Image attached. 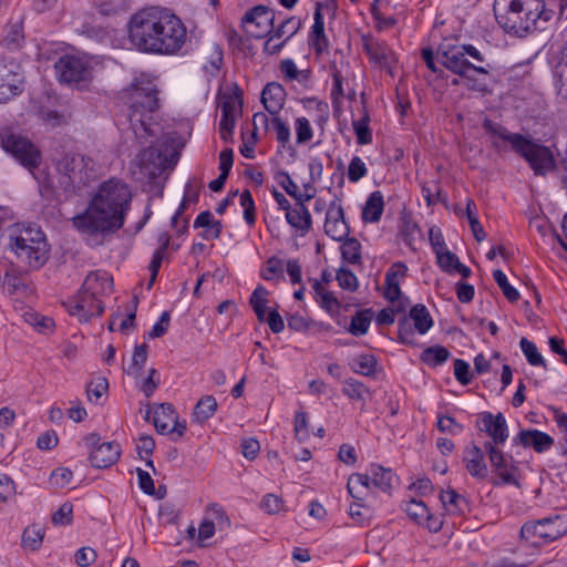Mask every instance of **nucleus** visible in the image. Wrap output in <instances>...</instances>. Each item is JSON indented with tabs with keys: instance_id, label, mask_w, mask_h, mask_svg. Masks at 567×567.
Listing matches in <instances>:
<instances>
[{
	"instance_id": "32",
	"label": "nucleus",
	"mask_w": 567,
	"mask_h": 567,
	"mask_svg": "<svg viewBox=\"0 0 567 567\" xmlns=\"http://www.w3.org/2000/svg\"><path fill=\"white\" fill-rule=\"evenodd\" d=\"M406 316L413 321L414 328L420 334H425L434 324L427 308L423 303L412 306Z\"/></svg>"
},
{
	"instance_id": "11",
	"label": "nucleus",
	"mask_w": 567,
	"mask_h": 567,
	"mask_svg": "<svg viewBox=\"0 0 567 567\" xmlns=\"http://www.w3.org/2000/svg\"><path fill=\"white\" fill-rule=\"evenodd\" d=\"M92 164L93 161L82 154H64L56 164L58 172L65 178L61 184H64L65 188L74 184L85 185L93 176Z\"/></svg>"
},
{
	"instance_id": "30",
	"label": "nucleus",
	"mask_w": 567,
	"mask_h": 567,
	"mask_svg": "<svg viewBox=\"0 0 567 567\" xmlns=\"http://www.w3.org/2000/svg\"><path fill=\"white\" fill-rule=\"evenodd\" d=\"M384 200L380 190L372 192L362 209V219L365 223H378L383 214Z\"/></svg>"
},
{
	"instance_id": "26",
	"label": "nucleus",
	"mask_w": 567,
	"mask_h": 567,
	"mask_svg": "<svg viewBox=\"0 0 567 567\" xmlns=\"http://www.w3.org/2000/svg\"><path fill=\"white\" fill-rule=\"evenodd\" d=\"M151 413H153L152 422L159 434H168L169 427L167 421H173L176 416L175 408L172 403H159L154 405V410L148 409L145 414V420H151Z\"/></svg>"
},
{
	"instance_id": "36",
	"label": "nucleus",
	"mask_w": 567,
	"mask_h": 567,
	"mask_svg": "<svg viewBox=\"0 0 567 567\" xmlns=\"http://www.w3.org/2000/svg\"><path fill=\"white\" fill-rule=\"evenodd\" d=\"M364 50L369 55L370 60L378 63L381 66L390 68L393 59L392 50L385 43H371L364 44Z\"/></svg>"
},
{
	"instance_id": "31",
	"label": "nucleus",
	"mask_w": 567,
	"mask_h": 567,
	"mask_svg": "<svg viewBox=\"0 0 567 567\" xmlns=\"http://www.w3.org/2000/svg\"><path fill=\"white\" fill-rule=\"evenodd\" d=\"M451 358L450 350L441 344H434L425 348L421 354L420 360L422 363L430 368H437L444 364Z\"/></svg>"
},
{
	"instance_id": "64",
	"label": "nucleus",
	"mask_w": 567,
	"mask_h": 567,
	"mask_svg": "<svg viewBox=\"0 0 567 567\" xmlns=\"http://www.w3.org/2000/svg\"><path fill=\"white\" fill-rule=\"evenodd\" d=\"M295 435L299 442H303L310 437L308 416L303 411H297L295 414Z\"/></svg>"
},
{
	"instance_id": "34",
	"label": "nucleus",
	"mask_w": 567,
	"mask_h": 567,
	"mask_svg": "<svg viewBox=\"0 0 567 567\" xmlns=\"http://www.w3.org/2000/svg\"><path fill=\"white\" fill-rule=\"evenodd\" d=\"M372 308L361 309L357 311L350 321L348 331L354 337H361L368 333L372 320Z\"/></svg>"
},
{
	"instance_id": "16",
	"label": "nucleus",
	"mask_w": 567,
	"mask_h": 567,
	"mask_svg": "<svg viewBox=\"0 0 567 567\" xmlns=\"http://www.w3.org/2000/svg\"><path fill=\"white\" fill-rule=\"evenodd\" d=\"M463 454L465 468L473 478L484 481L489 477L488 466L485 462L486 452L484 451V446L481 447L475 443H471L465 447Z\"/></svg>"
},
{
	"instance_id": "50",
	"label": "nucleus",
	"mask_w": 567,
	"mask_h": 567,
	"mask_svg": "<svg viewBox=\"0 0 567 567\" xmlns=\"http://www.w3.org/2000/svg\"><path fill=\"white\" fill-rule=\"evenodd\" d=\"M301 28L300 19L296 17L286 18L277 28L274 27L272 38L280 39L286 33H289L285 40L292 38Z\"/></svg>"
},
{
	"instance_id": "35",
	"label": "nucleus",
	"mask_w": 567,
	"mask_h": 567,
	"mask_svg": "<svg viewBox=\"0 0 567 567\" xmlns=\"http://www.w3.org/2000/svg\"><path fill=\"white\" fill-rule=\"evenodd\" d=\"M351 370L364 377H374L378 360L374 354L362 353L355 355L352 361L349 363Z\"/></svg>"
},
{
	"instance_id": "5",
	"label": "nucleus",
	"mask_w": 567,
	"mask_h": 567,
	"mask_svg": "<svg viewBox=\"0 0 567 567\" xmlns=\"http://www.w3.org/2000/svg\"><path fill=\"white\" fill-rule=\"evenodd\" d=\"M120 100L127 106L130 125L135 135H153V114L159 109L156 84L145 74H141L120 92Z\"/></svg>"
},
{
	"instance_id": "17",
	"label": "nucleus",
	"mask_w": 567,
	"mask_h": 567,
	"mask_svg": "<svg viewBox=\"0 0 567 567\" xmlns=\"http://www.w3.org/2000/svg\"><path fill=\"white\" fill-rule=\"evenodd\" d=\"M308 45L317 55L323 54L329 48V40L324 32V17L322 13V3L316 2L313 12V24L308 34Z\"/></svg>"
},
{
	"instance_id": "49",
	"label": "nucleus",
	"mask_w": 567,
	"mask_h": 567,
	"mask_svg": "<svg viewBox=\"0 0 567 567\" xmlns=\"http://www.w3.org/2000/svg\"><path fill=\"white\" fill-rule=\"evenodd\" d=\"M414 330V324H412L410 318L404 315L398 320V341L402 344L415 346Z\"/></svg>"
},
{
	"instance_id": "52",
	"label": "nucleus",
	"mask_w": 567,
	"mask_h": 567,
	"mask_svg": "<svg viewBox=\"0 0 567 567\" xmlns=\"http://www.w3.org/2000/svg\"><path fill=\"white\" fill-rule=\"evenodd\" d=\"M260 277L268 281L284 278L282 260L276 256L268 258L265 268L260 271Z\"/></svg>"
},
{
	"instance_id": "4",
	"label": "nucleus",
	"mask_w": 567,
	"mask_h": 567,
	"mask_svg": "<svg viewBox=\"0 0 567 567\" xmlns=\"http://www.w3.org/2000/svg\"><path fill=\"white\" fill-rule=\"evenodd\" d=\"M462 47L458 37L443 38L436 49V60L446 70L458 75L468 91L481 93L483 96L491 94L486 78L489 75L491 65H476L472 63Z\"/></svg>"
},
{
	"instance_id": "48",
	"label": "nucleus",
	"mask_w": 567,
	"mask_h": 567,
	"mask_svg": "<svg viewBox=\"0 0 567 567\" xmlns=\"http://www.w3.org/2000/svg\"><path fill=\"white\" fill-rule=\"evenodd\" d=\"M148 354V344L142 343L137 344L134 348V353L132 358V364L127 370V373L134 377L141 375V372L146 363Z\"/></svg>"
},
{
	"instance_id": "15",
	"label": "nucleus",
	"mask_w": 567,
	"mask_h": 567,
	"mask_svg": "<svg viewBox=\"0 0 567 567\" xmlns=\"http://www.w3.org/2000/svg\"><path fill=\"white\" fill-rule=\"evenodd\" d=\"M324 234L334 241H342L350 234L340 199H333L326 214Z\"/></svg>"
},
{
	"instance_id": "55",
	"label": "nucleus",
	"mask_w": 567,
	"mask_h": 567,
	"mask_svg": "<svg viewBox=\"0 0 567 567\" xmlns=\"http://www.w3.org/2000/svg\"><path fill=\"white\" fill-rule=\"evenodd\" d=\"M109 381L104 377L96 378L86 385V394L90 402L99 403V400L107 392Z\"/></svg>"
},
{
	"instance_id": "43",
	"label": "nucleus",
	"mask_w": 567,
	"mask_h": 567,
	"mask_svg": "<svg viewBox=\"0 0 567 567\" xmlns=\"http://www.w3.org/2000/svg\"><path fill=\"white\" fill-rule=\"evenodd\" d=\"M235 101L231 96H227L220 106V121H219V131H234L236 126L235 120Z\"/></svg>"
},
{
	"instance_id": "58",
	"label": "nucleus",
	"mask_w": 567,
	"mask_h": 567,
	"mask_svg": "<svg viewBox=\"0 0 567 567\" xmlns=\"http://www.w3.org/2000/svg\"><path fill=\"white\" fill-rule=\"evenodd\" d=\"M472 207L475 208L474 200L473 199H467V203H466V216H467V219H468V223H470V226H471V230L473 233L474 238L477 241H482V240L485 239L486 233H485L483 226L481 225L477 216L473 213Z\"/></svg>"
},
{
	"instance_id": "24",
	"label": "nucleus",
	"mask_w": 567,
	"mask_h": 567,
	"mask_svg": "<svg viewBox=\"0 0 567 567\" xmlns=\"http://www.w3.org/2000/svg\"><path fill=\"white\" fill-rule=\"evenodd\" d=\"M367 475L370 476V487L373 486L388 494H391L394 485L399 482V477L392 468L377 463L370 464Z\"/></svg>"
},
{
	"instance_id": "22",
	"label": "nucleus",
	"mask_w": 567,
	"mask_h": 567,
	"mask_svg": "<svg viewBox=\"0 0 567 567\" xmlns=\"http://www.w3.org/2000/svg\"><path fill=\"white\" fill-rule=\"evenodd\" d=\"M313 198V194H305L300 202H296V207L286 212L287 223L301 231V235L308 233L312 226L311 215L306 207V203Z\"/></svg>"
},
{
	"instance_id": "6",
	"label": "nucleus",
	"mask_w": 567,
	"mask_h": 567,
	"mask_svg": "<svg viewBox=\"0 0 567 567\" xmlns=\"http://www.w3.org/2000/svg\"><path fill=\"white\" fill-rule=\"evenodd\" d=\"M484 132L511 144L513 152L524 158L535 175L546 176L554 171L556 159L549 147L537 143L530 136L520 133H512L501 123L485 117L482 122Z\"/></svg>"
},
{
	"instance_id": "41",
	"label": "nucleus",
	"mask_w": 567,
	"mask_h": 567,
	"mask_svg": "<svg viewBox=\"0 0 567 567\" xmlns=\"http://www.w3.org/2000/svg\"><path fill=\"white\" fill-rule=\"evenodd\" d=\"M370 476L361 473H353L349 476L347 482V489L349 495L355 501H364L362 491L370 489Z\"/></svg>"
},
{
	"instance_id": "12",
	"label": "nucleus",
	"mask_w": 567,
	"mask_h": 567,
	"mask_svg": "<svg viewBox=\"0 0 567 567\" xmlns=\"http://www.w3.org/2000/svg\"><path fill=\"white\" fill-rule=\"evenodd\" d=\"M54 69L61 83L72 84L92 79L90 62L81 56L64 54L55 62Z\"/></svg>"
},
{
	"instance_id": "3",
	"label": "nucleus",
	"mask_w": 567,
	"mask_h": 567,
	"mask_svg": "<svg viewBox=\"0 0 567 567\" xmlns=\"http://www.w3.org/2000/svg\"><path fill=\"white\" fill-rule=\"evenodd\" d=\"M493 11L498 25L519 38L546 29L545 23L555 17V10L544 0H495Z\"/></svg>"
},
{
	"instance_id": "61",
	"label": "nucleus",
	"mask_w": 567,
	"mask_h": 567,
	"mask_svg": "<svg viewBox=\"0 0 567 567\" xmlns=\"http://www.w3.org/2000/svg\"><path fill=\"white\" fill-rule=\"evenodd\" d=\"M295 128L298 144L308 143L313 136L312 127L307 117H297Z\"/></svg>"
},
{
	"instance_id": "59",
	"label": "nucleus",
	"mask_w": 567,
	"mask_h": 567,
	"mask_svg": "<svg viewBox=\"0 0 567 567\" xmlns=\"http://www.w3.org/2000/svg\"><path fill=\"white\" fill-rule=\"evenodd\" d=\"M316 301L331 317L339 315L341 302L333 292L327 291L320 298H316Z\"/></svg>"
},
{
	"instance_id": "25",
	"label": "nucleus",
	"mask_w": 567,
	"mask_h": 567,
	"mask_svg": "<svg viewBox=\"0 0 567 567\" xmlns=\"http://www.w3.org/2000/svg\"><path fill=\"white\" fill-rule=\"evenodd\" d=\"M285 101L286 90L280 83L269 82L264 86L260 102L269 114L277 115L284 107Z\"/></svg>"
},
{
	"instance_id": "14",
	"label": "nucleus",
	"mask_w": 567,
	"mask_h": 567,
	"mask_svg": "<svg viewBox=\"0 0 567 567\" xmlns=\"http://www.w3.org/2000/svg\"><path fill=\"white\" fill-rule=\"evenodd\" d=\"M275 13L272 9L264 4L250 8L241 18V25L255 24L256 30H247L250 37L264 39L274 31Z\"/></svg>"
},
{
	"instance_id": "2",
	"label": "nucleus",
	"mask_w": 567,
	"mask_h": 567,
	"mask_svg": "<svg viewBox=\"0 0 567 567\" xmlns=\"http://www.w3.org/2000/svg\"><path fill=\"white\" fill-rule=\"evenodd\" d=\"M128 40L140 52L172 55L187 39L183 21L167 9L150 7L133 14L127 23Z\"/></svg>"
},
{
	"instance_id": "19",
	"label": "nucleus",
	"mask_w": 567,
	"mask_h": 567,
	"mask_svg": "<svg viewBox=\"0 0 567 567\" xmlns=\"http://www.w3.org/2000/svg\"><path fill=\"white\" fill-rule=\"evenodd\" d=\"M140 167L154 179L167 167L169 158L156 146H148L138 155Z\"/></svg>"
},
{
	"instance_id": "40",
	"label": "nucleus",
	"mask_w": 567,
	"mask_h": 567,
	"mask_svg": "<svg viewBox=\"0 0 567 567\" xmlns=\"http://www.w3.org/2000/svg\"><path fill=\"white\" fill-rule=\"evenodd\" d=\"M44 528L40 524H32L22 533V546L31 551L38 550L43 542Z\"/></svg>"
},
{
	"instance_id": "18",
	"label": "nucleus",
	"mask_w": 567,
	"mask_h": 567,
	"mask_svg": "<svg viewBox=\"0 0 567 567\" xmlns=\"http://www.w3.org/2000/svg\"><path fill=\"white\" fill-rule=\"evenodd\" d=\"M513 445H520L523 447H533L536 453H544L551 449L554 439L546 432L530 429L520 430L512 440Z\"/></svg>"
},
{
	"instance_id": "7",
	"label": "nucleus",
	"mask_w": 567,
	"mask_h": 567,
	"mask_svg": "<svg viewBox=\"0 0 567 567\" xmlns=\"http://www.w3.org/2000/svg\"><path fill=\"white\" fill-rule=\"evenodd\" d=\"M1 146L7 153L11 154L21 166L33 174L34 178L39 182L42 195L44 192L53 190L54 184L48 174L42 172L44 176L40 178L33 172L39 167L42 159L41 151L33 142L28 137L11 133L1 137Z\"/></svg>"
},
{
	"instance_id": "57",
	"label": "nucleus",
	"mask_w": 567,
	"mask_h": 567,
	"mask_svg": "<svg viewBox=\"0 0 567 567\" xmlns=\"http://www.w3.org/2000/svg\"><path fill=\"white\" fill-rule=\"evenodd\" d=\"M336 279L339 286L349 291H355L359 287L358 278L354 272L346 267H340L337 270Z\"/></svg>"
},
{
	"instance_id": "33",
	"label": "nucleus",
	"mask_w": 567,
	"mask_h": 567,
	"mask_svg": "<svg viewBox=\"0 0 567 567\" xmlns=\"http://www.w3.org/2000/svg\"><path fill=\"white\" fill-rule=\"evenodd\" d=\"M217 401L213 395H204L196 403L193 411V421L199 424L208 421L216 413Z\"/></svg>"
},
{
	"instance_id": "21",
	"label": "nucleus",
	"mask_w": 567,
	"mask_h": 567,
	"mask_svg": "<svg viewBox=\"0 0 567 567\" xmlns=\"http://www.w3.org/2000/svg\"><path fill=\"white\" fill-rule=\"evenodd\" d=\"M408 270V266L403 261L392 264V266L386 270L383 297L390 302H395L401 299L402 291L399 279L406 277Z\"/></svg>"
},
{
	"instance_id": "47",
	"label": "nucleus",
	"mask_w": 567,
	"mask_h": 567,
	"mask_svg": "<svg viewBox=\"0 0 567 567\" xmlns=\"http://www.w3.org/2000/svg\"><path fill=\"white\" fill-rule=\"evenodd\" d=\"M493 278H494L495 282L497 284V286L499 287V289L502 290L505 298L509 302L513 303L519 299V297H520L519 291L508 282V279L503 270L495 269L493 271Z\"/></svg>"
},
{
	"instance_id": "23",
	"label": "nucleus",
	"mask_w": 567,
	"mask_h": 567,
	"mask_svg": "<svg viewBox=\"0 0 567 567\" xmlns=\"http://www.w3.org/2000/svg\"><path fill=\"white\" fill-rule=\"evenodd\" d=\"M80 290L90 292L91 296L101 297L110 295L113 291V278L104 270L91 271L86 276Z\"/></svg>"
},
{
	"instance_id": "9",
	"label": "nucleus",
	"mask_w": 567,
	"mask_h": 567,
	"mask_svg": "<svg viewBox=\"0 0 567 567\" xmlns=\"http://www.w3.org/2000/svg\"><path fill=\"white\" fill-rule=\"evenodd\" d=\"M566 534L567 516L563 514L528 520L519 532L520 538L534 547L551 543Z\"/></svg>"
},
{
	"instance_id": "39",
	"label": "nucleus",
	"mask_w": 567,
	"mask_h": 567,
	"mask_svg": "<svg viewBox=\"0 0 567 567\" xmlns=\"http://www.w3.org/2000/svg\"><path fill=\"white\" fill-rule=\"evenodd\" d=\"M342 393L347 395L350 400L362 402V408L365 405L367 402L365 395L371 394L370 389L363 382L354 378H348L347 380H344Z\"/></svg>"
},
{
	"instance_id": "13",
	"label": "nucleus",
	"mask_w": 567,
	"mask_h": 567,
	"mask_svg": "<svg viewBox=\"0 0 567 567\" xmlns=\"http://www.w3.org/2000/svg\"><path fill=\"white\" fill-rule=\"evenodd\" d=\"M475 424L480 432H485L491 437L489 441L484 442V450L488 444L499 447L508 439V425L502 412L497 414L487 411L482 412Z\"/></svg>"
},
{
	"instance_id": "38",
	"label": "nucleus",
	"mask_w": 567,
	"mask_h": 567,
	"mask_svg": "<svg viewBox=\"0 0 567 567\" xmlns=\"http://www.w3.org/2000/svg\"><path fill=\"white\" fill-rule=\"evenodd\" d=\"M268 290L264 286L258 285L249 299L250 307L252 308L259 322L267 321L266 306L268 303Z\"/></svg>"
},
{
	"instance_id": "62",
	"label": "nucleus",
	"mask_w": 567,
	"mask_h": 567,
	"mask_svg": "<svg viewBox=\"0 0 567 567\" xmlns=\"http://www.w3.org/2000/svg\"><path fill=\"white\" fill-rule=\"evenodd\" d=\"M454 377L462 385H468L473 380L470 363L463 359H455Z\"/></svg>"
},
{
	"instance_id": "8",
	"label": "nucleus",
	"mask_w": 567,
	"mask_h": 567,
	"mask_svg": "<svg viewBox=\"0 0 567 567\" xmlns=\"http://www.w3.org/2000/svg\"><path fill=\"white\" fill-rule=\"evenodd\" d=\"M25 229L24 235L11 238L9 247L21 262L32 269H40L49 259L50 245L41 229Z\"/></svg>"
},
{
	"instance_id": "63",
	"label": "nucleus",
	"mask_w": 567,
	"mask_h": 567,
	"mask_svg": "<svg viewBox=\"0 0 567 567\" xmlns=\"http://www.w3.org/2000/svg\"><path fill=\"white\" fill-rule=\"evenodd\" d=\"M368 174L364 162L359 156H353L348 166V179L357 183Z\"/></svg>"
},
{
	"instance_id": "45",
	"label": "nucleus",
	"mask_w": 567,
	"mask_h": 567,
	"mask_svg": "<svg viewBox=\"0 0 567 567\" xmlns=\"http://www.w3.org/2000/svg\"><path fill=\"white\" fill-rule=\"evenodd\" d=\"M519 347L527 360V362L533 367H543L546 369V362L538 351L536 344L528 340L527 338L523 337L519 341Z\"/></svg>"
},
{
	"instance_id": "27",
	"label": "nucleus",
	"mask_w": 567,
	"mask_h": 567,
	"mask_svg": "<svg viewBox=\"0 0 567 567\" xmlns=\"http://www.w3.org/2000/svg\"><path fill=\"white\" fill-rule=\"evenodd\" d=\"M440 501L451 515L465 516L471 509L470 501L452 487L441 492Z\"/></svg>"
},
{
	"instance_id": "46",
	"label": "nucleus",
	"mask_w": 567,
	"mask_h": 567,
	"mask_svg": "<svg viewBox=\"0 0 567 567\" xmlns=\"http://www.w3.org/2000/svg\"><path fill=\"white\" fill-rule=\"evenodd\" d=\"M370 116L368 112H364L363 116L358 120L353 121V131L357 136V143L359 145H367L372 142L373 135L372 130L369 126Z\"/></svg>"
},
{
	"instance_id": "42",
	"label": "nucleus",
	"mask_w": 567,
	"mask_h": 567,
	"mask_svg": "<svg viewBox=\"0 0 567 567\" xmlns=\"http://www.w3.org/2000/svg\"><path fill=\"white\" fill-rule=\"evenodd\" d=\"M361 243L355 237H349L348 235L342 240L340 248L342 259L352 265L361 264Z\"/></svg>"
},
{
	"instance_id": "1",
	"label": "nucleus",
	"mask_w": 567,
	"mask_h": 567,
	"mask_svg": "<svg viewBox=\"0 0 567 567\" xmlns=\"http://www.w3.org/2000/svg\"><path fill=\"white\" fill-rule=\"evenodd\" d=\"M132 192L125 182L110 178L100 184L86 208L72 218V225L81 234L112 236L123 228L131 209Z\"/></svg>"
},
{
	"instance_id": "60",
	"label": "nucleus",
	"mask_w": 567,
	"mask_h": 567,
	"mask_svg": "<svg viewBox=\"0 0 567 567\" xmlns=\"http://www.w3.org/2000/svg\"><path fill=\"white\" fill-rule=\"evenodd\" d=\"M436 262L442 271L446 274L454 272V268L456 264L458 262V257L450 251L449 249H443L441 251H436Z\"/></svg>"
},
{
	"instance_id": "28",
	"label": "nucleus",
	"mask_w": 567,
	"mask_h": 567,
	"mask_svg": "<svg viewBox=\"0 0 567 567\" xmlns=\"http://www.w3.org/2000/svg\"><path fill=\"white\" fill-rule=\"evenodd\" d=\"M23 92L22 79L11 71L0 75V104L7 103L12 97Z\"/></svg>"
},
{
	"instance_id": "10",
	"label": "nucleus",
	"mask_w": 567,
	"mask_h": 567,
	"mask_svg": "<svg viewBox=\"0 0 567 567\" xmlns=\"http://www.w3.org/2000/svg\"><path fill=\"white\" fill-rule=\"evenodd\" d=\"M484 451L488 457L491 472L493 474V476L489 477L491 484L495 487L513 485L520 488V470L514 456L489 444Z\"/></svg>"
},
{
	"instance_id": "37",
	"label": "nucleus",
	"mask_w": 567,
	"mask_h": 567,
	"mask_svg": "<svg viewBox=\"0 0 567 567\" xmlns=\"http://www.w3.org/2000/svg\"><path fill=\"white\" fill-rule=\"evenodd\" d=\"M349 516L360 526H369L373 516V508L365 501L352 502L349 506Z\"/></svg>"
},
{
	"instance_id": "54",
	"label": "nucleus",
	"mask_w": 567,
	"mask_h": 567,
	"mask_svg": "<svg viewBox=\"0 0 567 567\" xmlns=\"http://www.w3.org/2000/svg\"><path fill=\"white\" fill-rule=\"evenodd\" d=\"M331 76L333 82L330 93L331 103L334 110H339L340 99L343 96V76L341 71L337 69L336 64L331 65Z\"/></svg>"
},
{
	"instance_id": "29",
	"label": "nucleus",
	"mask_w": 567,
	"mask_h": 567,
	"mask_svg": "<svg viewBox=\"0 0 567 567\" xmlns=\"http://www.w3.org/2000/svg\"><path fill=\"white\" fill-rule=\"evenodd\" d=\"M24 41L22 22L8 23L3 27L0 38V45L9 51H16L22 47Z\"/></svg>"
},
{
	"instance_id": "51",
	"label": "nucleus",
	"mask_w": 567,
	"mask_h": 567,
	"mask_svg": "<svg viewBox=\"0 0 567 567\" xmlns=\"http://www.w3.org/2000/svg\"><path fill=\"white\" fill-rule=\"evenodd\" d=\"M65 307L71 316H78L80 321L89 322L92 313L85 310V299H81L80 291L72 299H69Z\"/></svg>"
},
{
	"instance_id": "44",
	"label": "nucleus",
	"mask_w": 567,
	"mask_h": 567,
	"mask_svg": "<svg viewBox=\"0 0 567 567\" xmlns=\"http://www.w3.org/2000/svg\"><path fill=\"white\" fill-rule=\"evenodd\" d=\"M401 509L406 513L409 518L420 525L423 523L425 514H427L429 507L423 501L411 498L401 503Z\"/></svg>"
},
{
	"instance_id": "53",
	"label": "nucleus",
	"mask_w": 567,
	"mask_h": 567,
	"mask_svg": "<svg viewBox=\"0 0 567 567\" xmlns=\"http://www.w3.org/2000/svg\"><path fill=\"white\" fill-rule=\"evenodd\" d=\"M275 179L278 182L280 187H282L285 189V192L289 196H291L296 202H300L305 197V194H302L298 190V186L292 181V178L290 177L288 172H285V171L277 172L275 175Z\"/></svg>"
},
{
	"instance_id": "56",
	"label": "nucleus",
	"mask_w": 567,
	"mask_h": 567,
	"mask_svg": "<svg viewBox=\"0 0 567 567\" xmlns=\"http://www.w3.org/2000/svg\"><path fill=\"white\" fill-rule=\"evenodd\" d=\"M436 427L442 433L458 435L464 431V426L457 423L454 417L446 414H437Z\"/></svg>"
},
{
	"instance_id": "20",
	"label": "nucleus",
	"mask_w": 567,
	"mask_h": 567,
	"mask_svg": "<svg viewBox=\"0 0 567 567\" xmlns=\"http://www.w3.org/2000/svg\"><path fill=\"white\" fill-rule=\"evenodd\" d=\"M121 456V445L116 441L103 442L92 449L89 455L90 463L95 468H106L115 464Z\"/></svg>"
}]
</instances>
